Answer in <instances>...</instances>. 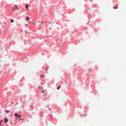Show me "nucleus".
Segmentation results:
<instances>
[{
	"mask_svg": "<svg viewBox=\"0 0 126 126\" xmlns=\"http://www.w3.org/2000/svg\"><path fill=\"white\" fill-rule=\"evenodd\" d=\"M8 119L6 118L4 119V122L5 123H6L8 121Z\"/></svg>",
	"mask_w": 126,
	"mask_h": 126,
	"instance_id": "obj_1",
	"label": "nucleus"
},
{
	"mask_svg": "<svg viewBox=\"0 0 126 126\" xmlns=\"http://www.w3.org/2000/svg\"><path fill=\"white\" fill-rule=\"evenodd\" d=\"M29 6V5L28 4H27L26 6H25V7L26 9L27 10L28 9V7Z\"/></svg>",
	"mask_w": 126,
	"mask_h": 126,
	"instance_id": "obj_2",
	"label": "nucleus"
},
{
	"mask_svg": "<svg viewBox=\"0 0 126 126\" xmlns=\"http://www.w3.org/2000/svg\"><path fill=\"white\" fill-rule=\"evenodd\" d=\"M61 87V85H59V87H57V89H58V90H59V89Z\"/></svg>",
	"mask_w": 126,
	"mask_h": 126,
	"instance_id": "obj_3",
	"label": "nucleus"
},
{
	"mask_svg": "<svg viewBox=\"0 0 126 126\" xmlns=\"http://www.w3.org/2000/svg\"><path fill=\"white\" fill-rule=\"evenodd\" d=\"M29 18H30L28 16H27L26 18V20H29Z\"/></svg>",
	"mask_w": 126,
	"mask_h": 126,
	"instance_id": "obj_4",
	"label": "nucleus"
},
{
	"mask_svg": "<svg viewBox=\"0 0 126 126\" xmlns=\"http://www.w3.org/2000/svg\"><path fill=\"white\" fill-rule=\"evenodd\" d=\"M15 116L16 117H18V115L17 113H16L15 114Z\"/></svg>",
	"mask_w": 126,
	"mask_h": 126,
	"instance_id": "obj_5",
	"label": "nucleus"
},
{
	"mask_svg": "<svg viewBox=\"0 0 126 126\" xmlns=\"http://www.w3.org/2000/svg\"><path fill=\"white\" fill-rule=\"evenodd\" d=\"M3 122V120H1L0 121V125L2 126V125L1 124V123Z\"/></svg>",
	"mask_w": 126,
	"mask_h": 126,
	"instance_id": "obj_6",
	"label": "nucleus"
},
{
	"mask_svg": "<svg viewBox=\"0 0 126 126\" xmlns=\"http://www.w3.org/2000/svg\"><path fill=\"white\" fill-rule=\"evenodd\" d=\"M10 21L11 23H13L14 22V20H11Z\"/></svg>",
	"mask_w": 126,
	"mask_h": 126,
	"instance_id": "obj_7",
	"label": "nucleus"
},
{
	"mask_svg": "<svg viewBox=\"0 0 126 126\" xmlns=\"http://www.w3.org/2000/svg\"><path fill=\"white\" fill-rule=\"evenodd\" d=\"M6 112L7 113H8L10 112V111L8 110H6Z\"/></svg>",
	"mask_w": 126,
	"mask_h": 126,
	"instance_id": "obj_8",
	"label": "nucleus"
},
{
	"mask_svg": "<svg viewBox=\"0 0 126 126\" xmlns=\"http://www.w3.org/2000/svg\"><path fill=\"white\" fill-rule=\"evenodd\" d=\"M21 116V115H18V118L19 119H20V117Z\"/></svg>",
	"mask_w": 126,
	"mask_h": 126,
	"instance_id": "obj_9",
	"label": "nucleus"
},
{
	"mask_svg": "<svg viewBox=\"0 0 126 126\" xmlns=\"http://www.w3.org/2000/svg\"><path fill=\"white\" fill-rule=\"evenodd\" d=\"M113 8L115 9H117V7H113Z\"/></svg>",
	"mask_w": 126,
	"mask_h": 126,
	"instance_id": "obj_10",
	"label": "nucleus"
},
{
	"mask_svg": "<svg viewBox=\"0 0 126 126\" xmlns=\"http://www.w3.org/2000/svg\"><path fill=\"white\" fill-rule=\"evenodd\" d=\"M42 93H44V91L43 90H42Z\"/></svg>",
	"mask_w": 126,
	"mask_h": 126,
	"instance_id": "obj_11",
	"label": "nucleus"
},
{
	"mask_svg": "<svg viewBox=\"0 0 126 126\" xmlns=\"http://www.w3.org/2000/svg\"><path fill=\"white\" fill-rule=\"evenodd\" d=\"M44 76L43 75H42L41 76V78H43V77Z\"/></svg>",
	"mask_w": 126,
	"mask_h": 126,
	"instance_id": "obj_12",
	"label": "nucleus"
},
{
	"mask_svg": "<svg viewBox=\"0 0 126 126\" xmlns=\"http://www.w3.org/2000/svg\"><path fill=\"white\" fill-rule=\"evenodd\" d=\"M28 25L27 24H26V26H27Z\"/></svg>",
	"mask_w": 126,
	"mask_h": 126,
	"instance_id": "obj_13",
	"label": "nucleus"
},
{
	"mask_svg": "<svg viewBox=\"0 0 126 126\" xmlns=\"http://www.w3.org/2000/svg\"><path fill=\"white\" fill-rule=\"evenodd\" d=\"M44 23V22H41V23Z\"/></svg>",
	"mask_w": 126,
	"mask_h": 126,
	"instance_id": "obj_14",
	"label": "nucleus"
}]
</instances>
